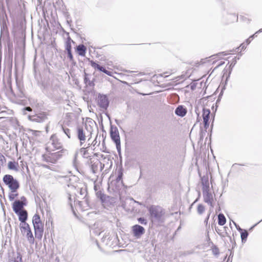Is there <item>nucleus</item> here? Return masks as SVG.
<instances>
[{
  "label": "nucleus",
  "instance_id": "f257e3e1",
  "mask_svg": "<svg viewBox=\"0 0 262 262\" xmlns=\"http://www.w3.org/2000/svg\"><path fill=\"white\" fill-rule=\"evenodd\" d=\"M92 159V162H94L92 165V169L94 173L99 170L102 171L104 168L106 169H109L113 164L112 161L108 156H104L98 153L94 154Z\"/></svg>",
  "mask_w": 262,
  "mask_h": 262
},
{
  "label": "nucleus",
  "instance_id": "f03ea898",
  "mask_svg": "<svg viewBox=\"0 0 262 262\" xmlns=\"http://www.w3.org/2000/svg\"><path fill=\"white\" fill-rule=\"evenodd\" d=\"M32 223L35 231V236L36 238L40 239L43 234L44 224L41 221L39 214L36 213L33 215Z\"/></svg>",
  "mask_w": 262,
  "mask_h": 262
},
{
  "label": "nucleus",
  "instance_id": "7ed1b4c3",
  "mask_svg": "<svg viewBox=\"0 0 262 262\" xmlns=\"http://www.w3.org/2000/svg\"><path fill=\"white\" fill-rule=\"evenodd\" d=\"M51 144H48L46 150L47 152H52L56 150H60L62 148V143L56 135H52L50 137Z\"/></svg>",
  "mask_w": 262,
  "mask_h": 262
},
{
  "label": "nucleus",
  "instance_id": "20e7f679",
  "mask_svg": "<svg viewBox=\"0 0 262 262\" xmlns=\"http://www.w3.org/2000/svg\"><path fill=\"white\" fill-rule=\"evenodd\" d=\"M61 157L60 151L47 152L42 155V159L48 163H55Z\"/></svg>",
  "mask_w": 262,
  "mask_h": 262
},
{
  "label": "nucleus",
  "instance_id": "39448f33",
  "mask_svg": "<svg viewBox=\"0 0 262 262\" xmlns=\"http://www.w3.org/2000/svg\"><path fill=\"white\" fill-rule=\"evenodd\" d=\"M20 227L21 233L23 234L26 233L27 238L29 243L30 244H33L34 242V238L29 225L27 223H25L20 224Z\"/></svg>",
  "mask_w": 262,
  "mask_h": 262
},
{
  "label": "nucleus",
  "instance_id": "423d86ee",
  "mask_svg": "<svg viewBox=\"0 0 262 262\" xmlns=\"http://www.w3.org/2000/svg\"><path fill=\"white\" fill-rule=\"evenodd\" d=\"M207 183L208 186L204 187L203 191V199L205 202L208 203L210 206L213 207V202L214 201L213 196L211 192L209 190V183L208 181H205V185Z\"/></svg>",
  "mask_w": 262,
  "mask_h": 262
},
{
  "label": "nucleus",
  "instance_id": "0eeeda50",
  "mask_svg": "<svg viewBox=\"0 0 262 262\" xmlns=\"http://www.w3.org/2000/svg\"><path fill=\"white\" fill-rule=\"evenodd\" d=\"M90 145L89 144L88 146L86 147H82L80 149V153L83 158L88 159V162L92 165L94 162H92V158L94 156V152L90 151Z\"/></svg>",
  "mask_w": 262,
  "mask_h": 262
},
{
  "label": "nucleus",
  "instance_id": "6e6552de",
  "mask_svg": "<svg viewBox=\"0 0 262 262\" xmlns=\"http://www.w3.org/2000/svg\"><path fill=\"white\" fill-rule=\"evenodd\" d=\"M149 211L151 216L156 218H160L164 213L161 207L155 206H151L149 209Z\"/></svg>",
  "mask_w": 262,
  "mask_h": 262
},
{
  "label": "nucleus",
  "instance_id": "1a4fd4ad",
  "mask_svg": "<svg viewBox=\"0 0 262 262\" xmlns=\"http://www.w3.org/2000/svg\"><path fill=\"white\" fill-rule=\"evenodd\" d=\"M110 136L112 140L115 143L117 148H120V138L119 132L117 128H112Z\"/></svg>",
  "mask_w": 262,
  "mask_h": 262
},
{
  "label": "nucleus",
  "instance_id": "9d476101",
  "mask_svg": "<svg viewBox=\"0 0 262 262\" xmlns=\"http://www.w3.org/2000/svg\"><path fill=\"white\" fill-rule=\"evenodd\" d=\"M91 66L94 69H97L100 71L103 72L108 76H113V73L112 72L106 70L104 68L100 66L93 60H90Z\"/></svg>",
  "mask_w": 262,
  "mask_h": 262
},
{
  "label": "nucleus",
  "instance_id": "9b49d317",
  "mask_svg": "<svg viewBox=\"0 0 262 262\" xmlns=\"http://www.w3.org/2000/svg\"><path fill=\"white\" fill-rule=\"evenodd\" d=\"M210 111L209 109L203 108V122L204 124V127L207 128L209 126V119H210Z\"/></svg>",
  "mask_w": 262,
  "mask_h": 262
},
{
  "label": "nucleus",
  "instance_id": "f8f14e48",
  "mask_svg": "<svg viewBox=\"0 0 262 262\" xmlns=\"http://www.w3.org/2000/svg\"><path fill=\"white\" fill-rule=\"evenodd\" d=\"M133 233L135 236L140 237L145 232L144 228L138 225H135L132 227Z\"/></svg>",
  "mask_w": 262,
  "mask_h": 262
},
{
  "label": "nucleus",
  "instance_id": "ddd939ff",
  "mask_svg": "<svg viewBox=\"0 0 262 262\" xmlns=\"http://www.w3.org/2000/svg\"><path fill=\"white\" fill-rule=\"evenodd\" d=\"M77 137L80 141V144L81 146L83 145L86 141V135L85 132L82 128L79 127L77 129Z\"/></svg>",
  "mask_w": 262,
  "mask_h": 262
},
{
  "label": "nucleus",
  "instance_id": "4468645a",
  "mask_svg": "<svg viewBox=\"0 0 262 262\" xmlns=\"http://www.w3.org/2000/svg\"><path fill=\"white\" fill-rule=\"evenodd\" d=\"M25 205V203L22 201H15L12 205L13 210L15 213H18L19 211L23 210Z\"/></svg>",
  "mask_w": 262,
  "mask_h": 262
},
{
  "label": "nucleus",
  "instance_id": "2eb2a0df",
  "mask_svg": "<svg viewBox=\"0 0 262 262\" xmlns=\"http://www.w3.org/2000/svg\"><path fill=\"white\" fill-rule=\"evenodd\" d=\"M5 184L8 185L12 192H16L19 187V184L17 181H4Z\"/></svg>",
  "mask_w": 262,
  "mask_h": 262
},
{
  "label": "nucleus",
  "instance_id": "dca6fc26",
  "mask_svg": "<svg viewBox=\"0 0 262 262\" xmlns=\"http://www.w3.org/2000/svg\"><path fill=\"white\" fill-rule=\"evenodd\" d=\"M18 215L19 220L23 223H26V221L28 217V213L26 210L19 211L18 213H16Z\"/></svg>",
  "mask_w": 262,
  "mask_h": 262
},
{
  "label": "nucleus",
  "instance_id": "f3484780",
  "mask_svg": "<svg viewBox=\"0 0 262 262\" xmlns=\"http://www.w3.org/2000/svg\"><path fill=\"white\" fill-rule=\"evenodd\" d=\"M34 118L32 119L33 121L36 122H42L47 119V115L46 113H42L39 114L34 115Z\"/></svg>",
  "mask_w": 262,
  "mask_h": 262
},
{
  "label": "nucleus",
  "instance_id": "a211bd4d",
  "mask_svg": "<svg viewBox=\"0 0 262 262\" xmlns=\"http://www.w3.org/2000/svg\"><path fill=\"white\" fill-rule=\"evenodd\" d=\"M19 167L18 163L14 160L9 161L8 163V168L10 170L18 171L19 170Z\"/></svg>",
  "mask_w": 262,
  "mask_h": 262
},
{
  "label": "nucleus",
  "instance_id": "6ab92c4d",
  "mask_svg": "<svg viewBox=\"0 0 262 262\" xmlns=\"http://www.w3.org/2000/svg\"><path fill=\"white\" fill-rule=\"evenodd\" d=\"M76 51L79 55L84 57L86 54V48L83 45H79L77 47Z\"/></svg>",
  "mask_w": 262,
  "mask_h": 262
},
{
  "label": "nucleus",
  "instance_id": "aec40b11",
  "mask_svg": "<svg viewBox=\"0 0 262 262\" xmlns=\"http://www.w3.org/2000/svg\"><path fill=\"white\" fill-rule=\"evenodd\" d=\"M237 230L240 232L241 237L242 238V241L243 242H245L247 240V237L248 236V231L245 229H243L239 227H236Z\"/></svg>",
  "mask_w": 262,
  "mask_h": 262
},
{
  "label": "nucleus",
  "instance_id": "412c9836",
  "mask_svg": "<svg viewBox=\"0 0 262 262\" xmlns=\"http://www.w3.org/2000/svg\"><path fill=\"white\" fill-rule=\"evenodd\" d=\"M99 105L102 107H105L108 105L107 99L105 96H100L98 100Z\"/></svg>",
  "mask_w": 262,
  "mask_h": 262
},
{
  "label": "nucleus",
  "instance_id": "4be33fe9",
  "mask_svg": "<svg viewBox=\"0 0 262 262\" xmlns=\"http://www.w3.org/2000/svg\"><path fill=\"white\" fill-rule=\"evenodd\" d=\"M187 113V111L185 108H184L183 106H179L175 111V113L180 116L183 117Z\"/></svg>",
  "mask_w": 262,
  "mask_h": 262
},
{
  "label": "nucleus",
  "instance_id": "5701e85b",
  "mask_svg": "<svg viewBox=\"0 0 262 262\" xmlns=\"http://www.w3.org/2000/svg\"><path fill=\"white\" fill-rule=\"evenodd\" d=\"M72 43H74V41L68 36L65 41V48L67 51H72Z\"/></svg>",
  "mask_w": 262,
  "mask_h": 262
},
{
  "label": "nucleus",
  "instance_id": "b1692460",
  "mask_svg": "<svg viewBox=\"0 0 262 262\" xmlns=\"http://www.w3.org/2000/svg\"><path fill=\"white\" fill-rule=\"evenodd\" d=\"M226 223V219L224 215L222 213H220L218 215V224L220 226L224 225Z\"/></svg>",
  "mask_w": 262,
  "mask_h": 262
},
{
  "label": "nucleus",
  "instance_id": "393cba45",
  "mask_svg": "<svg viewBox=\"0 0 262 262\" xmlns=\"http://www.w3.org/2000/svg\"><path fill=\"white\" fill-rule=\"evenodd\" d=\"M230 58H231V57H228L227 58V60H228ZM225 60H227V59L223 58L220 60H215V61H213V63H215L217 62L216 66L215 67L214 69H216V68L219 67L220 66L224 64L225 63V61H224Z\"/></svg>",
  "mask_w": 262,
  "mask_h": 262
},
{
  "label": "nucleus",
  "instance_id": "a878e982",
  "mask_svg": "<svg viewBox=\"0 0 262 262\" xmlns=\"http://www.w3.org/2000/svg\"><path fill=\"white\" fill-rule=\"evenodd\" d=\"M196 210H197L198 213L199 214H202L205 212V206L202 204H199L197 207Z\"/></svg>",
  "mask_w": 262,
  "mask_h": 262
},
{
  "label": "nucleus",
  "instance_id": "bb28decb",
  "mask_svg": "<svg viewBox=\"0 0 262 262\" xmlns=\"http://www.w3.org/2000/svg\"><path fill=\"white\" fill-rule=\"evenodd\" d=\"M237 62V58L236 56H234L232 58L231 60L228 62V64H229V69L230 70H232L233 67L235 66Z\"/></svg>",
  "mask_w": 262,
  "mask_h": 262
},
{
  "label": "nucleus",
  "instance_id": "cd10ccee",
  "mask_svg": "<svg viewBox=\"0 0 262 262\" xmlns=\"http://www.w3.org/2000/svg\"><path fill=\"white\" fill-rule=\"evenodd\" d=\"M115 173L117 174L116 180H121L122 179L123 172L121 168L116 170Z\"/></svg>",
  "mask_w": 262,
  "mask_h": 262
},
{
  "label": "nucleus",
  "instance_id": "c85d7f7f",
  "mask_svg": "<svg viewBox=\"0 0 262 262\" xmlns=\"http://www.w3.org/2000/svg\"><path fill=\"white\" fill-rule=\"evenodd\" d=\"M97 195L98 198H99L102 203L104 202L106 200V196L102 193L100 191H99L97 193Z\"/></svg>",
  "mask_w": 262,
  "mask_h": 262
},
{
  "label": "nucleus",
  "instance_id": "c756f323",
  "mask_svg": "<svg viewBox=\"0 0 262 262\" xmlns=\"http://www.w3.org/2000/svg\"><path fill=\"white\" fill-rule=\"evenodd\" d=\"M18 195V193L15 192H12L11 191V193L9 195V199L10 201L14 200Z\"/></svg>",
  "mask_w": 262,
  "mask_h": 262
},
{
  "label": "nucleus",
  "instance_id": "7c9ffc66",
  "mask_svg": "<svg viewBox=\"0 0 262 262\" xmlns=\"http://www.w3.org/2000/svg\"><path fill=\"white\" fill-rule=\"evenodd\" d=\"M3 180H14V179L12 176L7 174L4 176Z\"/></svg>",
  "mask_w": 262,
  "mask_h": 262
},
{
  "label": "nucleus",
  "instance_id": "2f4dec72",
  "mask_svg": "<svg viewBox=\"0 0 262 262\" xmlns=\"http://www.w3.org/2000/svg\"><path fill=\"white\" fill-rule=\"evenodd\" d=\"M138 221L142 224L146 225L147 222L146 220L142 217H140L138 219Z\"/></svg>",
  "mask_w": 262,
  "mask_h": 262
},
{
  "label": "nucleus",
  "instance_id": "473e14b6",
  "mask_svg": "<svg viewBox=\"0 0 262 262\" xmlns=\"http://www.w3.org/2000/svg\"><path fill=\"white\" fill-rule=\"evenodd\" d=\"M67 52H68V56L70 60H73V55H72V51H67Z\"/></svg>",
  "mask_w": 262,
  "mask_h": 262
},
{
  "label": "nucleus",
  "instance_id": "72a5a7b5",
  "mask_svg": "<svg viewBox=\"0 0 262 262\" xmlns=\"http://www.w3.org/2000/svg\"><path fill=\"white\" fill-rule=\"evenodd\" d=\"M24 110H26V111H29V112H31L32 111V108L29 107V106H27V107H26L24 108Z\"/></svg>",
  "mask_w": 262,
  "mask_h": 262
},
{
  "label": "nucleus",
  "instance_id": "f704fd0d",
  "mask_svg": "<svg viewBox=\"0 0 262 262\" xmlns=\"http://www.w3.org/2000/svg\"><path fill=\"white\" fill-rule=\"evenodd\" d=\"M64 131L65 133L67 134V135L68 136V137L70 138V133H69V132H70L69 129H67V130H64Z\"/></svg>",
  "mask_w": 262,
  "mask_h": 262
},
{
  "label": "nucleus",
  "instance_id": "c9c22d12",
  "mask_svg": "<svg viewBox=\"0 0 262 262\" xmlns=\"http://www.w3.org/2000/svg\"><path fill=\"white\" fill-rule=\"evenodd\" d=\"M17 258H19L20 261L21 260V256L20 254H19V256L17 257Z\"/></svg>",
  "mask_w": 262,
  "mask_h": 262
},
{
  "label": "nucleus",
  "instance_id": "e433bc0d",
  "mask_svg": "<svg viewBox=\"0 0 262 262\" xmlns=\"http://www.w3.org/2000/svg\"><path fill=\"white\" fill-rule=\"evenodd\" d=\"M209 215L210 214H208V216H207V220H208L209 217Z\"/></svg>",
  "mask_w": 262,
  "mask_h": 262
},
{
  "label": "nucleus",
  "instance_id": "4c0bfd02",
  "mask_svg": "<svg viewBox=\"0 0 262 262\" xmlns=\"http://www.w3.org/2000/svg\"><path fill=\"white\" fill-rule=\"evenodd\" d=\"M34 133H38V131L35 130V131H34Z\"/></svg>",
  "mask_w": 262,
  "mask_h": 262
},
{
  "label": "nucleus",
  "instance_id": "58836bf2",
  "mask_svg": "<svg viewBox=\"0 0 262 262\" xmlns=\"http://www.w3.org/2000/svg\"><path fill=\"white\" fill-rule=\"evenodd\" d=\"M197 64H199V65H198V67H199V66L201 64V63H198Z\"/></svg>",
  "mask_w": 262,
  "mask_h": 262
},
{
  "label": "nucleus",
  "instance_id": "ea45409f",
  "mask_svg": "<svg viewBox=\"0 0 262 262\" xmlns=\"http://www.w3.org/2000/svg\"><path fill=\"white\" fill-rule=\"evenodd\" d=\"M197 64H199V65H198V67H199V66L201 64V63H198Z\"/></svg>",
  "mask_w": 262,
  "mask_h": 262
}]
</instances>
